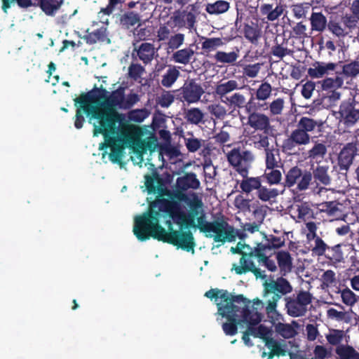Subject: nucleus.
<instances>
[{"label": "nucleus", "mask_w": 359, "mask_h": 359, "mask_svg": "<svg viewBox=\"0 0 359 359\" xmlns=\"http://www.w3.org/2000/svg\"><path fill=\"white\" fill-rule=\"evenodd\" d=\"M241 89L236 80H229L224 83H220L215 87V93L221 99L222 102L225 100L227 94L231 92Z\"/></svg>", "instance_id": "nucleus-29"}, {"label": "nucleus", "mask_w": 359, "mask_h": 359, "mask_svg": "<svg viewBox=\"0 0 359 359\" xmlns=\"http://www.w3.org/2000/svg\"><path fill=\"white\" fill-rule=\"evenodd\" d=\"M285 6L280 1L276 4H264L259 8L260 14L264 17L263 20L273 22L278 20L285 11Z\"/></svg>", "instance_id": "nucleus-18"}, {"label": "nucleus", "mask_w": 359, "mask_h": 359, "mask_svg": "<svg viewBox=\"0 0 359 359\" xmlns=\"http://www.w3.org/2000/svg\"><path fill=\"white\" fill-rule=\"evenodd\" d=\"M260 177L262 182L266 181L269 185H277L280 184L283 177L281 172L277 168H266Z\"/></svg>", "instance_id": "nucleus-40"}, {"label": "nucleus", "mask_w": 359, "mask_h": 359, "mask_svg": "<svg viewBox=\"0 0 359 359\" xmlns=\"http://www.w3.org/2000/svg\"><path fill=\"white\" fill-rule=\"evenodd\" d=\"M229 8V3L224 0H218L212 4H208L205 11L210 15H219L226 12Z\"/></svg>", "instance_id": "nucleus-42"}, {"label": "nucleus", "mask_w": 359, "mask_h": 359, "mask_svg": "<svg viewBox=\"0 0 359 359\" xmlns=\"http://www.w3.org/2000/svg\"><path fill=\"white\" fill-rule=\"evenodd\" d=\"M357 153L354 151L351 144H346L338 156V165L341 170L347 171L353 163Z\"/></svg>", "instance_id": "nucleus-20"}, {"label": "nucleus", "mask_w": 359, "mask_h": 359, "mask_svg": "<svg viewBox=\"0 0 359 359\" xmlns=\"http://www.w3.org/2000/svg\"><path fill=\"white\" fill-rule=\"evenodd\" d=\"M140 21V15L134 11H126L120 16V24L126 29L135 26Z\"/></svg>", "instance_id": "nucleus-41"}, {"label": "nucleus", "mask_w": 359, "mask_h": 359, "mask_svg": "<svg viewBox=\"0 0 359 359\" xmlns=\"http://www.w3.org/2000/svg\"><path fill=\"white\" fill-rule=\"evenodd\" d=\"M85 39L86 43L88 44H95L97 41L104 42L106 40H107L108 42L110 41V40L107 38V27H102L88 33L86 35Z\"/></svg>", "instance_id": "nucleus-39"}, {"label": "nucleus", "mask_w": 359, "mask_h": 359, "mask_svg": "<svg viewBox=\"0 0 359 359\" xmlns=\"http://www.w3.org/2000/svg\"><path fill=\"white\" fill-rule=\"evenodd\" d=\"M145 72L143 66L138 63H132L128 67V76L134 81H137Z\"/></svg>", "instance_id": "nucleus-61"}, {"label": "nucleus", "mask_w": 359, "mask_h": 359, "mask_svg": "<svg viewBox=\"0 0 359 359\" xmlns=\"http://www.w3.org/2000/svg\"><path fill=\"white\" fill-rule=\"evenodd\" d=\"M339 292L341 294L342 302L346 306H352L358 301L357 295L348 287L339 290Z\"/></svg>", "instance_id": "nucleus-57"}, {"label": "nucleus", "mask_w": 359, "mask_h": 359, "mask_svg": "<svg viewBox=\"0 0 359 359\" xmlns=\"http://www.w3.org/2000/svg\"><path fill=\"white\" fill-rule=\"evenodd\" d=\"M194 56V50L190 48H184L183 49L175 51L172 56V60L176 62L187 65L191 62Z\"/></svg>", "instance_id": "nucleus-33"}, {"label": "nucleus", "mask_w": 359, "mask_h": 359, "mask_svg": "<svg viewBox=\"0 0 359 359\" xmlns=\"http://www.w3.org/2000/svg\"><path fill=\"white\" fill-rule=\"evenodd\" d=\"M218 298L224 303V304H217L218 314L223 311L240 310L245 305H248L250 308V301L244 297L243 294L233 295L227 290H219Z\"/></svg>", "instance_id": "nucleus-14"}, {"label": "nucleus", "mask_w": 359, "mask_h": 359, "mask_svg": "<svg viewBox=\"0 0 359 359\" xmlns=\"http://www.w3.org/2000/svg\"><path fill=\"white\" fill-rule=\"evenodd\" d=\"M328 165H321L318 164L317 166L313 168L312 179L313 178L314 182L317 186L323 185L328 186L331 183V177L328 172Z\"/></svg>", "instance_id": "nucleus-26"}, {"label": "nucleus", "mask_w": 359, "mask_h": 359, "mask_svg": "<svg viewBox=\"0 0 359 359\" xmlns=\"http://www.w3.org/2000/svg\"><path fill=\"white\" fill-rule=\"evenodd\" d=\"M149 114L148 110L144 108L137 109L130 111L128 113V118L130 121L141 123L148 117Z\"/></svg>", "instance_id": "nucleus-58"}, {"label": "nucleus", "mask_w": 359, "mask_h": 359, "mask_svg": "<svg viewBox=\"0 0 359 359\" xmlns=\"http://www.w3.org/2000/svg\"><path fill=\"white\" fill-rule=\"evenodd\" d=\"M334 115L345 129L352 128L359 122V104L353 99L344 100Z\"/></svg>", "instance_id": "nucleus-9"}, {"label": "nucleus", "mask_w": 359, "mask_h": 359, "mask_svg": "<svg viewBox=\"0 0 359 359\" xmlns=\"http://www.w3.org/2000/svg\"><path fill=\"white\" fill-rule=\"evenodd\" d=\"M327 154V146L325 142L316 141L313 147L308 151V158L320 163L326 157Z\"/></svg>", "instance_id": "nucleus-24"}, {"label": "nucleus", "mask_w": 359, "mask_h": 359, "mask_svg": "<svg viewBox=\"0 0 359 359\" xmlns=\"http://www.w3.org/2000/svg\"><path fill=\"white\" fill-rule=\"evenodd\" d=\"M335 352L340 359H359V353L351 346L340 345L336 348Z\"/></svg>", "instance_id": "nucleus-46"}, {"label": "nucleus", "mask_w": 359, "mask_h": 359, "mask_svg": "<svg viewBox=\"0 0 359 359\" xmlns=\"http://www.w3.org/2000/svg\"><path fill=\"white\" fill-rule=\"evenodd\" d=\"M266 243H262L264 246H268V252L273 249H277L283 247L285 245V238L284 236H276L273 235L265 236Z\"/></svg>", "instance_id": "nucleus-52"}, {"label": "nucleus", "mask_w": 359, "mask_h": 359, "mask_svg": "<svg viewBox=\"0 0 359 359\" xmlns=\"http://www.w3.org/2000/svg\"><path fill=\"white\" fill-rule=\"evenodd\" d=\"M243 31L245 37L252 43H256L261 36V31L257 25L245 24Z\"/></svg>", "instance_id": "nucleus-47"}, {"label": "nucleus", "mask_w": 359, "mask_h": 359, "mask_svg": "<svg viewBox=\"0 0 359 359\" xmlns=\"http://www.w3.org/2000/svg\"><path fill=\"white\" fill-rule=\"evenodd\" d=\"M243 179L240 183V189L242 192L249 194L253 191H257L260 183H262L260 176L258 177H242Z\"/></svg>", "instance_id": "nucleus-31"}, {"label": "nucleus", "mask_w": 359, "mask_h": 359, "mask_svg": "<svg viewBox=\"0 0 359 359\" xmlns=\"http://www.w3.org/2000/svg\"><path fill=\"white\" fill-rule=\"evenodd\" d=\"M239 57L238 53L232 51L226 53L224 51H217L214 55V58L217 62L233 64Z\"/></svg>", "instance_id": "nucleus-49"}, {"label": "nucleus", "mask_w": 359, "mask_h": 359, "mask_svg": "<svg viewBox=\"0 0 359 359\" xmlns=\"http://www.w3.org/2000/svg\"><path fill=\"white\" fill-rule=\"evenodd\" d=\"M284 174L283 186L291 188L297 185V189L300 191L308 189L312 180L311 172L303 170L298 165L290 168Z\"/></svg>", "instance_id": "nucleus-10"}, {"label": "nucleus", "mask_w": 359, "mask_h": 359, "mask_svg": "<svg viewBox=\"0 0 359 359\" xmlns=\"http://www.w3.org/2000/svg\"><path fill=\"white\" fill-rule=\"evenodd\" d=\"M180 76V72L175 66L169 65L166 72L162 75L161 83L163 87L170 88Z\"/></svg>", "instance_id": "nucleus-36"}, {"label": "nucleus", "mask_w": 359, "mask_h": 359, "mask_svg": "<svg viewBox=\"0 0 359 359\" xmlns=\"http://www.w3.org/2000/svg\"><path fill=\"white\" fill-rule=\"evenodd\" d=\"M340 97V93L336 92L335 90H329L326 93V94H323V96H322V98L321 99H316V100H314L313 102V104L315 107H318V106H320V105H323V107L325 106V101L327 98L329 99L330 101L331 102H335L337 100H338Z\"/></svg>", "instance_id": "nucleus-60"}, {"label": "nucleus", "mask_w": 359, "mask_h": 359, "mask_svg": "<svg viewBox=\"0 0 359 359\" xmlns=\"http://www.w3.org/2000/svg\"><path fill=\"white\" fill-rule=\"evenodd\" d=\"M86 93H81L79 97H76L74 101V105L77 107L75 115L74 126L77 129H80L83 127L85 121V118L83 114L85 113L87 116H90L91 118H95L93 116L95 111H97V106H95L92 102H88V99L82 98Z\"/></svg>", "instance_id": "nucleus-15"}, {"label": "nucleus", "mask_w": 359, "mask_h": 359, "mask_svg": "<svg viewBox=\"0 0 359 359\" xmlns=\"http://www.w3.org/2000/svg\"><path fill=\"white\" fill-rule=\"evenodd\" d=\"M222 45L223 42L222 39L208 38L205 39V40L202 42V49L208 51H212L215 50L217 48L222 46Z\"/></svg>", "instance_id": "nucleus-64"}, {"label": "nucleus", "mask_w": 359, "mask_h": 359, "mask_svg": "<svg viewBox=\"0 0 359 359\" xmlns=\"http://www.w3.org/2000/svg\"><path fill=\"white\" fill-rule=\"evenodd\" d=\"M312 294L304 290L299 291L297 296L285 298V308L287 314L294 318L304 316L307 311V306L312 302Z\"/></svg>", "instance_id": "nucleus-11"}, {"label": "nucleus", "mask_w": 359, "mask_h": 359, "mask_svg": "<svg viewBox=\"0 0 359 359\" xmlns=\"http://www.w3.org/2000/svg\"><path fill=\"white\" fill-rule=\"evenodd\" d=\"M310 20L313 30L323 32L327 26V19L322 13H313Z\"/></svg>", "instance_id": "nucleus-44"}, {"label": "nucleus", "mask_w": 359, "mask_h": 359, "mask_svg": "<svg viewBox=\"0 0 359 359\" xmlns=\"http://www.w3.org/2000/svg\"><path fill=\"white\" fill-rule=\"evenodd\" d=\"M314 243L311 245V254L313 256L321 257L325 255V252L329 248V246L325 241L319 236L312 238Z\"/></svg>", "instance_id": "nucleus-48"}, {"label": "nucleus", "mask_w": 359, "mask_h": 359, "mask_svg": "<svg viewBox=\"0 0 359 359\" xmlns=\"http://www.w3.org/2000/svg\"><path fill=\"white\" fill-rule=\"evenodd\" d=\"M124 94L125 88L122 86L111 93L101 87L95 88L82 96V98L88 99V102L97 106V111H95L93 116L98 120L97 126H100V130H104V126H107L114 131L115 126L130 124L126 120L124 114L116 111L123 109Z\"/></svg>", "instance_id": "nucleus-3"}, {"label": "nucleus", "mask_w": 359, "mask_h": 359, "mask_svg": "<svg viewBox=\"0 0 359 359\" xmlns=\"http://www.w3.org/2000/svg\"><path fill=\"white\" fill-rule=\"evenodd\" d=\"M189 135L190 137L184 138L185 146L189 152L195 153L203 148V154L208 153L209 148L207 140L197 138L194 137L193 133H189Z\"/></svg>", "instance_id": "nucleus-25"}, {"label": "nucleus", "mask_w": 359, "mask_h": 359, "mask_svg": "<svg viewBox=\"0 0 359 359\" xmlns=\"http://www.w3.org/2000/svg\"><path fill=\"white\" fill-rule=\"evenodd\" d=\"M341 71H336V74H339L344 79L354 78L359 74V61L351 60L343 63Z\"/></svg>", "instance_id": "nucleus-30"}, {"label": "nucleus", "mask_w": 359, "mask_h": 359, "mask_svg": "<svg viewBox=\"0 0 359 359\" xmlns=\"http://www.w3.org/2000/svg\"><path fill=\"white\" fill-rule=\"evenodd\" d=\"M328 253L325 255L327 259L333 263H340L344 260V253L341 250V245L337 244L327 249Z\"/></svg>", "instance_id": "nucleus-50"}, {"label": "nucleus", "mask_w": 359, "mask_h": 359, "mask_svg": "<svg viewBox=\"0 0 359 359\" xmlns=\"http://www.w3.org/2000/svg\"><path fill=\"white\" fill-rule=\"evenodd\" d=\"M184 118L189 123L198 125L203 121L204 114L199 108L193 107L184 112Z\"/></svg>", "instance_id": "nucleus-45"}, {"label": "nucleus", "mask_w": 359, "mask_h": 359, "mask_svg": "<svg viewBox=\"0 0 359 359\" xmlns=\"http://www.w3.org/2000/svg\"><path fill=\"white\" fill-rule=\"evenodd\" d=\"M187 24V28L192 29L196 23V15L192 12L175 11L167 22V25L173 27L183 28Z\"/></svg>", "instance_id": "nucleus-16"}, {"label": "nucleus", "mask_w": 359, "mask_h": 359, "mask_svg": "<svg viewBox=\"0 0 359 359\" xmlns=\"http://www.w3.org/2000/svg\"><path fill=\"white\" fill-rule=\"evenodd\" d=\"M230 252L232 254L241 255L239 264L233 263L231 271H234L237 275L245 274L251 272L258 278L265 279L266 276L259 268L256 267L252 259L257 252V245L254 248L250 245L238 242L235 247H231Z\"/></svg>", "instance_id": "nucleus-6"}, {"label": "nucleus", "mask_w": 359, "mask_h": 359, "mask_svg": "<svg viewBox=\"0 0 359 359\" xmlns=\"http://www.w3.org/2000/svg\"><path fill=\"white\" fill-rule=\"evenodd\" d=\"M268 102L262 99H258L254 95H251L250 99L247 102L246 113L250 112H261L268 110Z\"/></svg>", "instance_id": "nucleus-37"}, {"label": "nucleus", "mask_w": 359, "mask_h": 359, "mask_svg": "<svg viewBox=\"0 0 359 359\" xmlns=\"http://www.w3.org/2000/svg\"><path fill=\"white\" fill-rule=\"evenodd\" d=\"M170 200H161V216L168 217L176 224L180 231H187L191 228L198 229L206 236L212 237L215 242H233L236 233L234 228L225 221H206L203 203L196 193L189 197L185 193L169 194Z\"/></svg>", "instance_id": "nucleus-2"}, {"label": "nucleus", "mask_w": 359, "mask_h": 359, "mask_svg": "<svg viewBox=\"0 0 359 359\" xmlns=\"http://www.w3.org/2000/svg\"><path fill=\"white\" fill-rule=\"evenodd\" d=\"M135 46L132 53V57H135V53L136 56L140 60L147 65L149 64L154 59V54L156 53L154 45L151 43L144 42L140 46H137L135 43H133Z\"/></svg>", "instance_id": "nucleus-19"}, {"label": "nucleus", "mask_w": 359, "mask_h": 359, "mask_svg": "<svg viewBox=\"0 0 359 359\" xmlns=\"http://www.w3.org/2000/svg\"><path fill=\"white\" fill-rule=\"evenodd\" d=\"M248 114V125L255 130L269 133L271 128L269 117L261 112H250Z\"/></svg>", "instance_id": "nucleus-17"}, {"label": "nucleus", "mask_w": 359, "mask_h": 359, "mask_svg": "<svg viewBox=\"0 0 359 359\" xmlns=\"http://www.w3.org/2000/svg\"><path fill=\"white\" fill-rule=\"evenodd\" d=\"M250 325L248 327V330L250 332L251 334L255 337H259L263 339L265 341L266 339H269L268 337L269 334V330L263 325H259L257 327H253Z\"/></svg>", "instance_id": "nucleus-63"}, {"label": "nucleus", "mask_w": 359, "mask_h": 359, "mask_svg": "<svg viewBox=\"0 0 359 359\" xmlns=\"http://www.w3.org/2000/svg\"><path fill=\"white\" fill-rule=\"evenodd\" d=\"M265 345L271 351L275 353L276 356H285L287 354V351L283 348L280 343L273 338L266 339Z\"/></svg>", "instance_id": "nucleus-55"}, {"label": "nucleus", "mask_w": 359, "mask_h": 359, "mask_svg": "<svg viewBox=\"0 0 359 359\" xmlns=\"http://www.w3.org/2000/svg\"><path fill=\"white\" fill-rule=\"evenodd\" d=\"M268 246L262 245V243H257V252L254 258H256L260 265L264 266L270 271H276L277 266L275 262L269 258Z\"/></svg>", "instance_id": "nucleus-22"}, {"label": "nucleus", "mask_w": 359, "mask_h": 359, "mask_svg": "<svg viewBox=\"0 0 359 359\" xmlns=\"http://www.w3.org/2000/svg\"><path fill=\"white\" fill-rule=\"evenodd\" d=\"M231 166L241 176L246 177L255 161V156L250 150L234 147L226 154Z\"/></svg>", "instance_id": "nucleus-8"}, {"label": "nucleus", "mask_w": 359, "mask_h": 359, "mask_svg": "<svg viewBox=\"0 0 359 359\" xmlns=\"http://www.w3.org/2000/svg\"><path fill=\"white\" fill-rule=\"evenodd\" d=\"M276 259L282 276H286L292 269V258L287 251L281 250L277 252Z\"/></svg>", "instance_id": "nucleus-27"}, {"label": "nucleus", "mask_w": 359, "mask_h": 359, "mask_svg": "<svg viewBox=\"0 0 359 359\" xmlns=\"http://www.w3.org/2000/svg\"><path fill=\"white\" fill-rule=\"evenodd\" d=\"M268 133H269L264 131H262V133L252 132L249 137V140L255 149L265 150L268 149L270 145Z\"/></svg>", "instance_id": "nucleus-32"}, {"label": "nucleus", "mask_w": 359, "mask_h": 359, "mask_svg": "<svg viewBox=\"0 0 359 359\" xmlns=\"http://www.w3.org/2000/svg\"><path fill=\"white\" fill-rule=\"evenodd\" d=\"M265 165L267 169L277 168L279 166V150L273 146L264 150Z\"/></svg>", "instance_id": "nucleus-35"}, {"label": "nucleus", "mask_w": 359, "mask_h": 359, "mask_svg": "<svg viewBox=\"0 0 359 359\" xmlns=\"http://www.w3.org/2000/svg\"><path fill=\"white\" fill-rule=\"evenodd\" d=\"M223 102L233 109L244 108L246 111L247 102L245 96L240 93H235L229 97H226Z\"/></svg>", "instance_id": "nucleus-38"}, {"label": "nucleus", "mask_w": 359, "mask_h": 359, "mask_svg": "<svg viewBox=\"0 0 359 359\" xmlns=\"http://www.w3.org/2000/svg\"><path fill=\"white\" fill-rule=\"evenodd\" d=\"M297 212V218L301 220H306L313 217V212L308 202H302L295 205Z\"/></svg>", "instance_id": "nucleus-51"}, {"label": "nucleus", "mask_w": 359, "mask_h": 359, "mask_svg": "<svg viewBox=\"0 0 359 359\" xmlns=\"http://www.w3.org/2000/svg\"><path fill=\"white\" fill-rule=\"evenodd\" d=\"M47 15L53 16L64 4V0H34Z\"/></svg>", "instance_id": "nucleus-28"}, {"label": "nucleus", "mask_w": 359, "mask_h": 359, "mask_svg": "<svg viewBox=\"0 0 359 359\" xmlns=\"http://www.w3.org/2000/svg\"><path fill=\"white\" fill-rule=\"evenodd\" d=\"M338 64L333 62H316L313 64L312 67L308 69V74L311 78H321L330 72H336Z\"/></svg>", "instance_id": "nucleus-21"}, {"label": "nucleus", "mask_w": 359, "mask_h": 359, "mask_svg": "<svg viewBox=\"0 0 359 359\" xmlns=\"http://www.w3.org/2000/svg\"><path fill=\"white\" fill-rule=\"evenodd\" d=\"M144 180L148 194H158V196L149 203L147 212L135 217L133 226L134 235L140 241L153 238L187 252H194L196 243L191 231H174L170 220L165 222L168 230L161 225L160 218L163 211L161 210V203L158 202L161 200H170V193H184L189 189H198L201 183L196 175L194 172H186L183 176L177 177L175 191L168 190L165 187L163 178L156 169L153 170L151 175H145Z\"/></svg>", "instance_id": "nucleus-1"}, {"label": "nucleus", "mask_w": 359, "mask_h": 359, "mask_svg": "<svg viewBox=\"0 0 359 359\" xmlns=\"http://www.w3.org/2000/svg\"><path fill=\"white\" fill-rule=\"evenodd\" d=\"M311 136L295 127L286 139L283 141L282 150L288 154H299L301 148L311 142Z\"/></svg>", "instance_id": "nucleus-12"}, {"label": "nucleus", "mask_w": 359, "mask_h": 359, "mask_svg": "<svg viewBox=\"0 0 359 359\" xmlns=\"http://www.w3.org/2000/svg\"><path fill=\"white\" fill-rule=\"evenodd\" d=\"M93 134L95 136L101 134L104 141L100 144L99 149L103 150L110 147L109 154L110 161L114 163H120L126 147H132L139 141L141 130L139 126L133 124H122L115 126L114 131L108 127L104 126V130L100 129V126L94 124Z\"/></svg>", "instance_id": "nucleus-4"}, {"label": "nucleus", "mask_w": 359, "mask_h": 359, "mask_svg": "<svg viewBox=\"0 0 359 359\" xmlns=\"http://www.w3.org/2000/svg\"><path fill=\"white\" fill-rule=\"evenodd\" d=\"M344 84V79L337 74L335 79L327 78L322 81L321 86L323 90H329L335 88H340Z\"/></svg>", "instance_id": "nucleus-56"}, {"label": "nucleus", "mask_w": 359, "mask_h": 359, "mask_svg": "<svg viewBox=\"0 0 359 359\" xmlns=\"http://www.w3.org/2000/svg\"><path fill=\"white\" fill-rule=\"evenodd\" d=\"M264 300L267 303L266 311L268 315L276 312L277 302L281 297L292 291L290 282L283 276L276 280H266L264 284Z\"/></svg>", "instance_id": "nucleus-7"}, {"label": "nucleus", "mask_w": 359, "mask_h": 359, "mask_svg": "<svg viewBox=\"0 0 359 359\" xmlns=\"http://www.w3.org/2000/svg\"><path fill=\"white\" fill-rule=\"evenodd\" d=\"M204 93L203 88L194 79H187L183 86L175 91V97L182 102L188 104L196 103Z\"/></svg>", "instance_id": "nucleus-13"}, {"label": "nucleus", "mask_w": 359, "mask_h": 359, "mask_svg": "<svg viewBox=\"0 0 359 359\" xmlns=\"http://www.w3.org/2000/svg\"><path fill=\"white\" fill-rule=\"evenodd\" d=\"M271 92V85L268 82H263L259 86L255 93H252L251 95H254L259 100L262 99L266 101L270 97Z\"/></svg>", "instance_id": "nucleus-54"}, {"label": "nucleus", "mask_w": 359, "mask_h": 359, "mask_svg": "<svg viewBox=\"0 0 359 359\" xmlns=\"http://www.w3.org/2000/svg\"><path fill=\"white\" fill-rule=\"evenodd\" d=\"M257 197L262 202H269L274 201L279 195V191L276 188H268L260 183L257 191H256Z\"/></svg>", "instance_id": "nucleus-34"}, {"label": "nucleus", "mask_w": 359, "mask_h": 359, "mask_svg": "<svg viewBox=\"0 0 359 359\" xmlns=\"http://www.w3.org/2000/svg\"><path fill=\"white\" fill-rule=\"evenodd\" d=\"M285 105V100L282 97H278L271 103L267 104L268 109L271 116H277L282 114Z\"/></svg>", "instance_id": "nucleus-59"}, {"label": "nucleus", "mask_w": 359, "mask_h": 359, "mask_svg": "<svg viewBox=\"0 0 359 359\" xmlns=\"http://www.w3.org/2000/svg\"><path fill=\"white\" fill-rule=\"evenodd\" d=\"M219 315L226 319V322L222 323V327L225 334L229 336L235 335L238 332V325L243 323L256 325L262 320L261 314L257 311L252 313L248 305H245L240 310L223 311Z\"/></svg>", "instance_id": "nucleus-5"}, {"label": "nucleus", "mask_w": 359, "mask_h": 359, "mask_svg": "<svg viewBox=\"0 0 359 359\" xmlns=\"http://www.w3.org/2000/svg\"><path fill=\"white\" fill-rule=\"evenodd\" d=\"M175 100V95L170 91H164L156 99V103L163 108L169 107Z\"/></svg>", "instance_id": "nucleus-62"}, {"label": "nucleus", "mask_w": 359, "mask_h": 359, "mask_svg": "<svg viewBox=\"0 0 359 359\" xmlns=\"http://www.w3.org/2000/svg\"><path fill=\"white\" fill-rule=\"evenodd\" d=\"M1 9L4 13H7L8 11L12 6L15 4L21 8H27L32 6H36V3L33 0H1Z\"/></svg>", "instance_id": "nucleus-43"}, {"label": "nucleus", "mask_w": 359, "mask_h": 359, "mask_svg": "<svg viewBox=\"0 0 359 359\" xmlns=\"http://www.w3.org/2000/svg\"><path fill=\"white\" fill-rule=\"evenodd\" d=\"M271 53L278 59L282 60L286 55H292L293 50L285 46L284 41L281 43H278L277 39H276V44L272 46Z\"/></svg>", "instance_id": "nucleus-53"}, {"label": "nucleus", "mask_w": 359, "mask_h": 359, "mask_svg": "<svg viewBox=\"0 0 359 359\" xmlns=\"http://www.w3.org/2000/svg\"><path fill=\"white\" fill-rule=\"evenodd\" d=\"M323 124L321 120L313 119L309 116H302L296 122V127L307 135L314 133Z\"/></svg>", "instance_id": "nucleus-23"}]
</instances>
